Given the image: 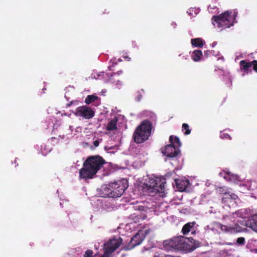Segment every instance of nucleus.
<instances>
[{
  "instance_id": "1",
  "label": "nucleus",
  "mask_w": 257,
  "mask_h": 257,
  "mask_svg": "<svg viewBox=\"0 0 257 257\" xmlns=\"http://www.w3.org/2000/svg\"><path fill=\"white\" fill-rule=\"evenodd\" d=\"M106 163L105 160L99 155L89 156L84 162L82 168L79 170L80 178L92 179Z\"/></svg>"
},
{
  "instance_id": "2",
  "label": "nucleus",
  "mask_w": 257,
  "mask_h": 257,
  "mask_svg": "<svg viewBox=\"0 0 257 257\" xmlns=\"http://www.w3.org/2000/svg\"><path fill=\"white\" fill-rule=\"evenodd\" d=\"M152 123L149 120H144L135 129L133 139L136 144H142L147 141L151 135Z\"/></svg>"
},
{
  "instance_id": "3",
  "label": "nucleus",
  "mask_w": 257,
  "mask_h": 257,
  "mask_svg": "<svg viewBox=\"0 0 257 257\" xmlns=\"http://www.w3.org/2000/svg\"><path fill=\"white\" fill-rule=\"evenodd\" d=\"M237 16L235 11H226L218 16H213L212 18V24L216 28L221 30L228 28L233 26Z\"/></svg>"
},
{
  "instance_id": "4",
  "label": "nucleus",
  "mask_w": 257,
  "mask_h": 257,
  "mask_svg": "<svg viewBox=\"0 0 257 257\" xmlns=\"http://www.w3.org/2000/svg\"><path fill=\"white\" fill-rule=\"evenodd\" d=\"M148 186L152 192L160 194V196H163L165 192L166 180L164 178H156V179H150L148 182Z\"/></svg>"
},
{
  "instance_id": "5",
  "label": "nucleus",
  "mask_w": 257,
  "mask_h": 257,
  "mask_svg": "<svg viewBox=\"0 0 257 257\" xmlns=\"http://www.w3.org/2000/svg\"><path fill=\"white\" fill-rule=\"evenodd\" d=\"M110 184L112 198L120 197L123 194L124 190L128 187V182L125 179L111 183Z\"/></svg>"
},
{
  "instance_id": "6",
  "label": "nucleus",
  "mask_w": 257,
  "mask_h": 257,
  "mask_svg": "<svg viewBox=\"0 0 257 257\" xmlns=\"http://www.w3.org/2000/svg\"><path fill=\"white\" fill-rule=\"evenodd\" d=\"M122 243V239L121 237H113L110 239L106 243H104V257H109Z\"/></svg>"
},
{
  "instance_id": "7",
  "label": "nucleus",
  "mask_w": 257,
  "mask_h": 257,
  "mask_svg": "<svg viewBox=\"0 0 257 257\" xmlns=\"http://www.w3.org/2000/svg\"><path fill=\"white\" fill-rule=\"evenodd\" d=\"M74 114L76 116L81 117L86 119H89L94 116L95 111L89 106L82 105L77 107Z\"/></svg>"
},
{
  "instance_id": "8",
  "label": "nucleus",
  "mask_w": 257,
  "mask_h": 257,
  "mask_svg": "<svg viewBox=\"0 0 257 257\" xmlns=\"http://www.w3.org/2000/svg\"><path fill=\"white\" fill-rule=\"evenodd\" d=\"M200 245V242L195 240L192 237L186 238L183 240L180 250L186 252L193 251Z\"/></svg>"
},
{
  "instance_id": "9",
  "label": "nucleus",
  "mask_w": 257,
  "mask_h": 257,
  "mask_svg": "<svg viewBox=\"0 0 257 257\" xmlns=\"http://www.w3.org/2000/svg\"><path fill=\"white\" fill-rule=\"evenodd\" d=\"M162 152L164 156L167 157L175 158L180 154V151L179 148L175 147L173 145L170 144L162 149Z\"/></svg>"
},
{
  "instance_id": "10",
  "label": "nucleus",
  "mask_w": 257,
  "mask_h": 257,
  "mask_svg": "<svg viewBox=\"0 0 257 257\" xmlns=\"http://www.w3.org/2000/svg\"><path fill=\"white\" fill-rule=\"evenodd\" d=\"M216 227L219 228L221 230L227 233H235L242 231V228L238 224L234 226L223 225L220 223H216Z\"/></svg>"
},
{
  "instance_id": "11",
  "label": "nucleus",
  "mask_w": 257,
  "mask_h": 257,
  "mask_svg": "<svg viewBox=\"0 0 257 257\" xmlns=\"http://www.w3.org/2000/svg\"><path fill=\"white\" fill-rule=\"evenodd\" d=\"M144 239V236L142 233L138 232L131 239L130 242L126 247V249L131 250L135 246L140 244Z\"/></svg>"
},
{
  "instance_id": "12",
  "label": "nucleus",
  "mask_w": 257,
  "mask_h": 257,
  "mask_svg": "<svg viewBox=\"0 0 257 257\" xmlns=\"http://www.w3.org/2000/svg\"><path fill=\"white\" fill-rule=\"evenodd\" d=\"M196 224L195 221L188 222L185 224L182 227V232L184 235H186L190 231L191 232L192 234L195 233V229L194 228V225Z\"/></svg>"
},
{
  "instance_id": "13",
  "label": "nucleus",
  "mask_w": 257,
  "mask_h": 257,
  "mask_svg": "<svg viewBox=\"0 0 257 257\" xmlns=\"http://www.w3.org/2000/svg\"><path fill=\"white\" fill-rule=\"evenodd\" d=\"M99 189H100V191L101 192L100 194L101 195L102 197H112V194L110 183L108 185H102Z\"/></svg>"
},
{
  "instance_id": "14",
  "label": "nucleus",
  "mask_w": 257,
  "mask_h": 257,
  "mask_svg": "<svg viewBox=\"0 0 257 257\" xmlns=\"http://www.w3.org/2000/svg\"><path fill=\"white\" fill-rule=\"evenodd\" d=\"M175 183L177 189L180 192L185 191L189 184L188 180L176 179Z\"/></svg>"
},
{
  "instance_id": "15",
  "label": "nucleus",
  "mask_w": 257,
  "mask_h": 257,
  "mask_svg": "<svg viewBox=\"0 0 257 257\" xmlns=\"http://www.w3.org/2000/svg\"><path fill=\"white\" fill-rule=\"evenodd\" d=\"M174 241L175 244V249L180 250L183 240H185V237L182 236L174 237Z\"/></svg>"
},
{
  "instance_id": "16",
  "label": "nucleus",
  "mask_w": 257,
  "mask_h": 257,
  "mask_svg": "<svg viewBox=\"0 0 257 257\" xmlns=\"http://www.w3.org/2000/svg\"><path fill=\"white\" fill-rule=\"evenodd\" d=\"M117 117L111 119L107 124L106 129L109 131H112L117 129Z\"/></svg>"
},
{
  "instance_id": "17",
  "label": "nucleus",
  "mask_w": 257,
  "mask_h": 257,
  "mask_svg": "<svg viewBox=\"0 0 257 257\" xmlns=\"http://www.w3.org/2000/svg\"><path fill=\"white\" fill-rule=\"evenodd\" d=\"M163 245L165 248L167 250L175 249V244L173 238L170 240H165L163 242Z\"/></svg>"
},
{
  "instance_id": "18",
  "label": "nucleus",
  "mask_w": 257,
  "mask_h": 257,
  "mask_svg": "<svg viewBox=\"0 0 257 257\" xmlns=\"http://www.w3.org/2000/svg\"><path fill=\"white\" fill-rule=\"evenodd\" d=\"M240 69L244 71H247L251 66V62H247L246 60H241L239 62Z\"/></svg>"
},
{
  "instance_id": "19",
  "label": "nucleus",
  "mask_w": 257,
  "mask_h": 257,
  "mask_svg": "<svg viewBox=\"0 0 257 257\" xmlns=\"http://www.w3.org/2000/svg\"><path fill=\"white\" fill-rule=\"evenodd\" d=\"M202 56V51L199 50H196L193 52L191 57L194 61L197 62L200 60Z\"/></svg>"
},
{
  "instance_id": "20",
  "label": "nucleus",
  "mask_w": 257,
  "mask_h": 257,
  "mask_svg": "<svg viewBox=\"0 0 257 257\" xmlns=\"http://www.w3.org/2000/svg\"><path fill=\"white\" fill-rule=\"evenodd\" d=\"M169 140L171 144L173 145L174 146L176 145L175 147L179 148L181 147V143L178 137L171 136L169 138Z\"/></svg>"
},
{
  "instance_id": "21",
  "label": "nucleus",
  "mask_w": 257,
  "mask_h": 257,
  "mask_svg": "<svg viewBox=\"0 0 257 257\" xmlns=\"http://www.w3.org/2000/svg\"><path fill=\"white\" fill-rule=\"evenodd\" d=\"M191 44L195 47L201 48L203 46V42L201 38H197L191 39Z\"/></svg>"
},
{
  "instance_id": "22",
  "label": "nucleus",
  "mask_w": 257,
  "mask_h": 257,
  "mask_svg": "<svg viewBox=\"0 0 257 257\" xmlns=\"http://www.w3.org/2000/svg\"><path fill=\"white\" fill-rule=\"evenodd\" d=\"M225 197H224L222 198V201L224 203H230L233 201V199H235V197L236 195L234 194L231 195L228 194L227 193H224Z\"/></svg>"
},
{
  "instance_id": "23",
  "label": "nucleus",
  "mask_w": 257,
  "mask_h": 257,
  "mask_svg": "<svg viewBox=\"0 0 257 257\" xmlns=\"http://www.w3.org/2000/svg\"><path fill=\"white\" fill-rule=\"evenodd\" d=\"M99 97L95 95H89L85 99V103L87 104H89L92 102H95L98 100Z\"/></svg>"
},
{
  "instance_id": "24",
  "label": "nucleus",
  "mask_w": 257,
  "mask_h": 257,
  "mask_svg": "<svg viewBox=\"0 0 257 257\" xmlns=\"http://www.w3.org/2000/svg\"><path fill=\"white\" fill-rule=\"evenodd\" d=\"M247 225L257 232V220L254 219L250 220L247 222Z\"/></svg>"
},
{
  "instance_id": "25",
  "label": "nucleus",
  "mask_w": 257,
  "mask_h": 257,
  "mask_svg": "<svg viewBox=\"0 0 257 257\" xmlns=\"http://www.w3.org/2000/svg\"><path fill=\"white\" fill-rule=\"evenodd\" d=\"M182 131L184 132L185 135H188L190 134L191 130L189 128V126L187 123H184L182 124Z\"/></svg>"
},
{
  "instance_id": "26",
  "label": "nucleus",
  "mask_w": 257,
  "mask_h": 257,
  "mask_svg": "<svg viewBox=\"0 0 257 257\" xmlns=\"http://www.w3.org/2000/svg\"><path fill=\"white\" fill-rule=\"evenodd\" d=\"M245 212L246 210L245 209H242L235 211L233 214H236L239 217L244 218L247 217Z\"/></svg>"
},
{
  "instance_id": "27",
  "label": "nucleus",
  "mask_w": 257,
  "mask_h": 257,
  "mask_svg": "<svg viewBox=\"0 0 257 257\" xmlns=\"http://www.w3.org/2000/svg\"><path fill=\"white\" fill-rule=\"evenodd\" d=\"M236 242L239 245H244L245 244V238L243 237H238L236 240Z\"/></svg>"
},
{
  "instance_id": "28",
  "label": "nucleus",
  "mask_w": 257,
  "mask_h": 257,
  "mask_svg": "<svg viewBox=\"0 0 257 257\" xmlns=\"http://www.w3.org/2000/svg\"><path fill=\"white\" fill-rule=\"evenodd\" d=\"M220 138L222 139H228L231 140V137L230 136V135L226 133H223L220 135Z\"/></svg>"
},
{
  "instance_id": "29",
  "label": "nucleus",
  "mask_w": 257,
  "mask_h": 257,
  "mask_svg": "<svg viewBox=\"0 0 257 257\" xmlns=\"http://www.w3.org/2000/svg\"><path fill=\"white\" fill-rule=\"evenodd\" d=\"M93 251L90 249H88L85 251L84 257H92Z\"/></svg>"
},
{
  "instance_id": "30",
  "label": "nucleus",
  "mask_w": 257,
  "mask_h": 257,
  "mask_svg": "<svg viewBox=\"0 0 257 257\" xmlns=\"http://www.w3.org/2000/svg\"><path fill=\"white\" fill-rule=\"evenodd\" d=\"M251 64L253 67V70L257 73V60H253L251 62Z\"/></svg>"
},
{
  "instance_id": "31",
  "label": "nucleus",
  "mask_w": 257,
  "mask_h": 257,
  "mask_svg": "<svg viewBox=\"0 0 257 257\" xmlns=\"http://www.w3.org/2000/svg\"><path fill=\"white\" fill-rule=\"evenodd\" d=\"M211 54V52L209 50H207L205 52H204V57L206 58H208L209 56H210Z\"/></svg>"
},
{
  "instance_id": "32",
  "label": "nucleus",
  "mask_w": 257,
  "mask_h": 257,
  "mask_svg": "<svg viewBox=\"0 0 257 257\" xmlns=\"http://www.w3.org/2000/svg\"><path fill=\"white\" fill-rule=\"evenodd\" d=\"M99 142L98 140H95L93 142V145L95 147H97L99 146Z\"/></svg>"
},
{
  "instance_id": "33",
  "label": "nucleus",
  "mask_w": 257,
  "mask_h": 257,
  "mask_svg": "<svg viewBox=\"0 0 257 257\" xmlns=\"http://www.w3.org/2000/svg\"><path fill=\"white\" fill-rule=\"evenodd\" d=\"M217 190H218V191L219 192L222 193H223V194H224V193H226V192H224H224H223V188H218V189H217Z\"/></svg>"
},
{
  "instance_id": "34",
  "label": "nucleus",
  "mask_w": 257,
  "mask_h": 257,
  "mask_svg": "<svg viewBox=\"0 0 257 257\" xmlns=\"http://www.w3.org/2000/svg\"><path fill=\"white\" fill-rule=\"evenodd\" d=\"M122 73V71H118V72L116 73V74H117L118 75H119V74H121ZM114 75H115V74H116V73H114Z\"/></svg>"
},
{
  "instance_id": "35",
  "label": "nucleus",
  "mask_w": 257,
  "mask_h": 257,
  "mask_svg": "<svg viewBox=\"0 0 257 257\" xmlns=\"http://www.w3.org/2000/svg\"><path fill=\"white\" fill-rule=\"evenodd\" d=\"M254 217L257 218V213L254 214L253 216Z\"/></svg>"
},
{
  "instance_id": "36",
  "label": "nucleus",
  "mask_w": 257,
  "mask_h": 257,
  "mask_svg": "<svg viewBox=\"0 0 257 257\" xmlns=\"http://www.w3.org/2000/svg\"><path fill=\"white\" fill-rule=\"evenodd\" d=\"M124 58H125V59H127V58H128V60H130L131 59V58H129V57H127V56H126V57H124Z\"/></svg>"
},
{
  "instance_id": "37",
  "label": "nucleus",
  "mask_w": 257,
  "mask_h": 257,
  "mask_svg": "<svg viewBox=\"0 0 257 257\" xmlns=\"http://www.w3.org/2000/svg\"><path fill=\"white\" fill-rule=\"evenodd\" d=\"M72 103V102H71L70 103L68 104V106H69Z\"/></svg>"
},
{
  "instance_id": "38",
  "label": "nucleus",
  "mask_w": 257,
  "mask_h": 257,
  "mask_svg": "<svg viewBox=\"0 0 257 257\" xmlns=\"http://www.w3.org/2000/svg\"><path fill=\"white\" fill-rule=\"evenodd\" d=\"M141 97H142V96H139V99H140L141 98Z\"/></svg>"
},
{
  "instance_id": "39",
  "label": "nucleus",
  "mask_w": 257,
  "mask_h": 257,
  "mask_svg": "<svg viewBox=\"0 0 257 257\" xmlns=\"http://www.w3.org/2000/svg\"><path fill=\"white\" fill-rule=\"evenodd\" d=\"M226 217H227V216H224V217H223V218H224V219H225V218H226Z\"/></svg>"
},
{
  "instance_id": "40",
  "label": "nucleus",
  "mask_w": 257,
  "mask_h": 257,
  "mask_svg": "<svg viewBox=\"0 0 257 257\" xmlns=\"http://www.w3.org/2000/svg\"><path fill=\"white\" fill-rule=\"evenodd\" d=\"M153 257H155V255Z\"/></svg>"
}]
</instances>
